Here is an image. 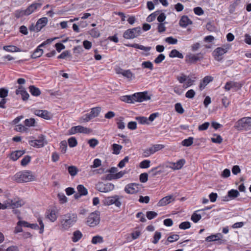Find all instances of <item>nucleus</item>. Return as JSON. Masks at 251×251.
I'll list each match as a JSON object with an SVG mask.
<instances>
[{"label": "nucleus", "mask_w": 251, "mask_h": 251, "mask_svg": "<svg viewBox=\"0 0 251 251\" xmlns=\"http://www.w3.org/2000/svg\"><path fill=\"white\" fill-rule=\"evenodd\" d=\"M96 189L100 192L107 193L113 190L114 185L111 183H104L99 182L96 186Z\"/></svg>", "instance_id": "1a4fd4ad"}, {"label": "nucleus", "mask_w": 251, "mask_h": 251, "mask_svg": "<svg viewBox=\"0 0 251 251\" xmlns=\"http://www.w3.org/2000/svg\"><path fill=\"white\" fill-rule=\"evenodd\" d=\"M100 213L98 211L91 213L87 218V225L91 227H94L98 225L100 221Z\"/></svg>", "instance_id": "39448f33"}, {"label": "nucleus", "mask_w": 251, "mask_h": 251, "mask_svg": "<svg viewBox=\"0 0 251 251\" xmlns=\"http://www.w3.org/2000/svg\"><path fill=\"white\" fill-rule=\"evenodd\" d=\"M117 73L122 74L124 76H125L129 79H131L133 77H134V75L129 70H121V71L117 72Z\"/></svg>", "instance_id": "cd10ccee"}, {"label": "nucleus", "mask_w": 251, "mask_h": 251, "mask_svg": "<svg viewBox=\"0 0 251 251\" xmlns=\"http://www.w3.org/2000/svg\"><path fill=\"white\" fill-rule=\"evenodd\" d=\"M185 162L186 161L184 159H181L178 160L176 162H175L176 169H177V170L181 169L183 165L185 164Z\"/></svg>", "instance_id": "3c124183"}, {"label": "nucleus", "mask_w": 251, "mask_h": 251, "mask_svg": "<svg viewBox=\"0 0 251 251\" xmlns=\"http://www.w3.org/2000/svg\"><path fill=\"white\" fill-rule=\"evenodd\" d=\"M34 179L35 176L32 172L28 171L18 172L14 176V180L19 183L31 181Z\"/></svg>", "instance_id": "f03ea898"}, {"label": "nucleus", "mask_w": 251, "mask_h": 251, "mask_svg": "<svg viewBox=\"0 0 251 251\" xmlns=\"http://www.w3.org/2000/svg\"><path fill=\"white\" fill-rule=\"evenodd\" d=\"M223 235L221 233H217L214 235H211L205 238V241L207 242H212L218 241L219 244H221L223 243V240H221Z\"/></svg>", "instance_id": "412c9836"}, {"label": "nucleus", "mask_w": 251, "mask_h": 251, "mask_svg": "<svg viewBox=\"0 0 251 251\" xmlns=\"http://www.w3.org/2000/svg\"><path fill=\"white\" fill-rule=\"evenodd\" d=\"M77 221V216L75 213H67L61 216L60 220V229L66 231L72 227Z\"/></svg>", "instance_id": "f257e3e1"}, {"label": "nucleus", "mask_w": 251, "mask_h": 251, "mask_svg": "<svg viewBox=\"0 0 251 251\" xmlns=\"http://www.w3.org/2000/svg\"><path fill=\"white\" fill-rule=\"evenodd\" d=\"M175 110L179 114H182L184 112V110L180 103H176L175 104Z\"/></svg>", "instance_id": "13d9d810"}, {"label": "nucleus", "mask_w": 251, "mask_h": 251, "mask_svg": "<svg viewBox=\"0 0 251 251\" xmlns=\"http://www.w3.org/2000/svg\"><path fill=\"white\" fill-rule=\"evenodd\" d=\"M34 113L36 116L46 120H49L51 118V115L47 110H35Z\"/></svg>", "instance_id": "aec40b11"}, {"label": "nucleus", "mask_w": 251, "mask_h": 251, "mask_svg": "<svg viewBox=\"0 0 251 251\" xmlns=\"http://www.w3.org/2000/svg\"><path fill=\"white\" fill-rule=\"evenodd\" d=\"M136 119L141 124H149L148 119L145 117H137Z\"/></svg>", "instance_id": "338daca9"}, {"label": "nucleus", "mask_w": 251, "mask_h": 251, "mask_svg": "<svg viewBox=\"0 0 251 251\" xmlns=\"http://www.w3.org/2000/svg\"><path fill=\"white\" fill-rule=\"evenodd\" d=\"M141 65L143 68H147L150 70H152L153 69L152 63L149 61L143 62Z\"/></svg>", "instance_id": "a18cd8bd"}, {"label": "nucleus", "mask_w": 251, "mask_h": 251, "mask_svg": "<svg viewBox=\"0 0 251 251\" xmlns=\"http://www.w3.org/2000/svg\"><path fill=\"white\" fill-rule=\"evenodd\" d=\"M194 138L192 137H189L188 138L184 139L182 141V145L183 146L189 147L192 145L193 143Z\"/></svg>", "instance_id": "ea45409f"}, {"label": "nucleus", "mask_w": 251, "mask_h": 251, "mask_svg": "<svg viewBox=\"0 0 251 251\" xmlns=\"http://www.w3.org/2000/svg\"><path fill=\"white\" fill-rule=\"evenodd\" d=\"M5 203L7 205V208L10 207L11 208L14 209L22 206L25 202L23 200L19 198H15L14 199H8L5 201Z\"/></svg>", "instance_id": "9b49d317"}, {"label": "nucleus", "mask_w": 251, "mask_h": 251, "mask_svg": "<svg viewBox=\"0 0 251 251\" xmlns=\"http://www.w3.org/2000/svg\"><path fill=\"white\" fill-rule=\"evenodd\" d=\"M40 45L36 48L34 52L31 55V58H37L40 57L43 53V50L41 49Z\"/></svg>", "instance_id": "473e14b6"}, {"label": "nucleus", "mask_w": 251, "mask_h": 251, "mask_svg": "<svg viewBox=\"0 0 251 251\" xmlns=\"http://www.w3.org/2000/svg\"><path fill=\"white\" fill-rule=\"evenodd\" d=\"M161 237V233L160 232L156 231L153 236V239L152 241V243L156 244L158 243Z\"/></svg>", "instance_id": "8fccbe9b"}, {"label": "nucleus", "mask_w": 251, "mask_h": 251, "mask_svg": "<svg viewBox=\"0 0 251 251\" xmlns=\"http://www.w3.org/2000/svg\"><path fill=\"white\" fill-rule=\"evenodd\" d=\"M48 22V19L46 17H43L40 19H39L36 25H35V27L36 28V31L38 32L40 31L44 26H45Z\"/></svg>", "instance_id": "5701e85b"}, {"label": "nucleus", "mask_w": 251, "mask_h": 251, "mask_svg": "<svg viewBox=\"0 0 251 251\" xmlns=\"http://www.w3.org/2000/svg\"><path fill=\"white\" fill-rule=\"evenodd\" d=\"M151 161L149 160H144L140 163L139 167L141 168L146 169L150 166Z\"/></svg>", "instance_id": "c03bdc74"}, {"label": "nucleus", "mask_w": 251, "mask_h": 251, "mask_svg": "<svg viewBox=\"0 0 251 251\" xmlns=\"http://www.w3.org/2000/svg\"><path fill=\"white\" fill-rule=\"evenodd\" d=\"M203 58V54L201 52H199L197 54H193L189 53L185 56V60L187 63L188 64H195L197 61H201Z\"/></svg>", "instance_id": "0eeeda50"}, {"label": "nucleus", "mask_w": 251, "mask_h": 251, "mask_svg": "<svg viewBox=\"0 0 251 251\" xmlns=\"http://www.w3.org/2000/svg\"><path fill=\"white\" fill-rule=\"evenodd\" d=\"M29 90L31 94L34 96L38 97L41 94L40 89L34 85L30 86Z\"/></svg>", "instance_id": "c85d7f7f"}, {"label": "nucleus", "mask_w": 251, "mask_h": 251, "mask_svg": "<svg viewBox=\"0 0 251 251\" xmlns=\"http://www.w3.org/2000/svg\"><path fill=\"white\" fill-rule=\"evenodd\" d=\"M15 93L17 95H21L22 100L24 101L27 100L29 98V94L22 86H19Z\"/></svg>", "instance_id": "2eb2a0df"}, {"label": "nucleus", "mask_w": 251, "mask_h": 251, "mask_svg": "<svg viewBox=\"0 0 251 251\" xmlns=\"http://www.w3.org/2000/svg\"><path fill=\"white\" fill-rule=\"evenodd\" d=\"M44 136L42 135L38 137V139L29 141V144L31 146L37 148L43 147L45 144H47Z\"/></svg>", "instance_id": "f8f14e48"}, {"label": "nucleus", "mask_w": 251, "mask_h": 251, "mask_svg": "<svg viewBox=\"0 0 251 251\" xmlns=\"http://www.w3.org/2000/svg\"><path fill=\"white\" fill-rule=\"evenodd\" d=\"M140 189V185L135 183L128 184L125 187V191L130 194H135L138 192Z\"/></svg>", "instance_id": "ddd939ff"}, {"label": "nucleus", "mask_w": 251, "mask_h": 251, "mask_svg": "<svg viewBox=\"0 0 251 251\" xmlns=\"http://www.w3.org/2000/svg\"><path fill=\"white\" fill-rule=\"evenodd\" d=\"M122 148V146L117 144H113L112 145V149L113 151L112 153L114 154L118 155L120 153V151Z\"/></svg>", "instance_id": "e433bc0d"}, {"label": "nucleus", "mask_w": 251, "mask_h": 251, "mask_svg": "<svg viewBox=\"0 0 251 251\" xmlns=\"http://www.w3.org/2000/svg\"><path fill=\"white\" fill-rule=\"evenodd\" d=\"M169 57L171 58L178 57L179 58L182 59L183 58V55L177 50L174 49L172 50L170 52Z\"/></svg>", "instance_id": "c756f323"}, {"label": "nucleus", "mask_w": 251, "mask_h": 251, "mask_svg": "<svg viewBox=\"0 0 251 251\" xmlns=\"http://www.w3.org/2000/svg\"><path fill=\"white\" fill-rule=\"evenodd\" d=\"M15 17L17 18H20L25 16H27L25 9H21L15 11L14 13Z\"/></svg>", "instance_id": "4c0bfd02"}, {"label": "nucleus", "mask_w": 251, "mask_h": 251, "mask_svg": "<svg viewBox=\"0 0 251 251\" xmlns=\"http://www.w3.org/2000/svg\"><path fill=\"white\" fill-rule=\"evenodd\" d=\"M239 195V193L237 190L231 189L227 193V196L225 197L226 199L229 198L231 199H234Z\"/></svg>", "instance_id": "7c9ffc66"}, {"label": "nucleus", "mask_w": 251, "mask_h": 251, "mask_svg": "<svg viewBox=\"0 0 251 251\" xmlns=\"http://www.w3.org/2000/svg\"><path fill=\"white\" fill-rule=\"evenodd\" d=\"M155 152L152 146H151L143 151V155L145 157H147L154 154Z\"/></svg>", "instance_id": "72a5a7b5"}, {"label": "nucleus", "mask_w": 251, "mask_h": 251, "mask_svg": "<svg viewBox=\"0 0 251 251\" xmlns=\"http://www.w3.org/2000/svg\"><path fill=\"white\" fill-rule=\"evenodd\" d=\"M157 215V213L154 211H148L146 213V216L149 220H151L155 218Z\"/></svg>", "instance_id": "680f3d73"}, {"label": "nucleus", "mask_w": 251, "mask_h": 251, "mask_svg": "<svg viewBox=\"0 0 251 251\" xmlns=\"http://www.w3.org/2000/svg\"><path fill=\"white\" fill-rule=\"evenodd\" d=\"M91 119L92 118H91L89 113H87L79 118V122L80 123H86L89 122Z\"/></svg>", "instance_id": "49530a36"}, {"label": "nucleus", "mask_w": 251, "mask_h": 251, "mask_svg": "<svg viewBox=\"0 0 251 251\" xmlns=\"http://www.w3.org/2000/svg\"><path fill=\"white\" fill-rule=\"evenodd\" d=\"M42 4L40 3H33L30 5L26 9V15L27 16L30 15L34 12L36 11L38 9L41 7Z\"/></svg>", "instance_id": "4be33fe9"}, {"label": "nucleus", "mask_w": 251, "mask_h": 251, "mask_svg": "<svg viewBox=\"0 0 251 251\" xmlns=\"http://www.w3.org/2000/svg\"><path fill=\"white\" fill-rule=\"evenodd\" d=\"M165 41L169 44L175 45L177 43V40L173 37H168L165 39Z\"/></svg>", "instance_id": "e2e57ef3"}, {"label": "nucleus", "mask_w": 251, "mask_h": 251, "mask_svg": "<svg viewBox=\"0 0 251 251\" xmlns=\"http://www.w3.org/2000/svg\"><path fill=\"white\" fill-rule=\"evenodd\" d=\"M234 127L238 130L248 131L251 130V117H243L237 121Z\"/></svg>", "instance_id": "7ed1b4c3"}, {"label": "nucleus", "mask_w": 251, "mask_h": 251, "mask_svg": "<svg viewBox=\"0 0 251 251\" xmlns=\"http://www.w3.org/2000/svg\"><path fill=\"white\" fill-rule=\"evenodd\" d=\"M139 179L140 182L143 183L146 182L148 180V175L146 173H142L140 175Z\"/></svg>", "instance_id": "bf43d9fd"}, {"label": "nucleus", "mask_w": 251, "mask_h": 251, "mask_svg": "<svg viewBox=\"0 0 251 251\" xmlns=\"http://www.w3.org/2000/svg\"><path fill=\"white\" fill-rule=\"evenodd\" d=\"M192 24V21L187 16H183L179 21V25L180 26L185 27L189 25Z\"/></svg>", "instance_id": "393cba45"}, {"label": "nucleus", "mask_w": 251, "mask_h": 251, "mask_svg": "<svg viewBox=\"0 0 251 251\" xmlns=\"http://www.w3.org/2000/svg\"><path fill=\"white\" fill-rule=\"evenodd\" d=\"M213 79V78L211 76H205L202 80L200 82V89L202 90L211 81H212Z\"/></svg>", "instance_id": "b1692460"}, {"label": "nucleus", "mask_w": 251, "mask_h": 251, "mask_svg": "<svg viewBox=\"0 0 251 251\" xmlns=\"http://www.w3.org/2000/svg\"><path fill=\"white\" fill-rule=\"evenodd\" d=\"M124 118L123 117H120L118 119H117V127L119 129H124L125 127V124L123 122Z\"/></svg>", "instance_id": "37998d69"}, {"label": "nucleus", "mask_w": 251, "mask_h": 251, "mask_svg": "<svg viewBox=\"0 0 251 251\" xmlns=\"http://www.w3.org/2000/svg\"><path fill=\"white\" fill-rule=\"evenodd\" d=\"M141 33V28L138 26L126 30L123 34V37L127 39H134L138 37Z\"/></svg>", "instance_id": "423d86ee"}, {"label": "nucleus", "mask_w": 251, "mask_h": 251, "mask_svg": "<svg viewBox=\"0 0 251 251\" xmlns=\"http://www.w3.org/2000/svg\"><path fill=\"white\" fill-rule=\"evenodd\" d=\"M60 148L62 153H65L67 148V144L66 141L64 140L61 142L60 143Z\"/></svg>", "instance_id": "864d4df0"}, {"label": "nucleus", "mask_w": 251, "mask_h": 251, "mask_svg": "<svg viewBox=\"0 0 251 251\" xmlns=\"http://www.w3.org/2000/svg\"><path fill=\"white\" fill-rule=\"evenodd\" d=\"M201 218L200 214H197L196 212L194 213L191 216V220L194 223H197Z\"/></svg>", "instance_id": "5fc2aeb1"}, {"label": "nucleus", "mask_w": 251, "mask_h": 251, "mask_svg": "<svg viewBox=\"0 0 251 251\" xmlns=\"http://www.w3.org/2000/svg\"><path fill=\"white\" fill-rule=\"evenodd\" d=\"M25 153L24 150L16 151L12 152L10 154V158L13 160H17L20 157L23 155Z\"/></svg>", "instance_id": "a878e982"}, {"label": "nucleus", "mask_w": 251, "mask_h": 251, "mask_svg": "<svg viewBox=\"0 0 251 251\" xmlns=\"http://www.w3.org/2000/svg\"><path fill=\"white\" fill-rule=\"evenodd\" d=\"M122 197L118 195H114L105 198L103 200V203L105 205L114 204L117 207H120L122 205L121 199Z\"/></svg>", "instance_id": "20e7f679"}, {"label": "nucleus", "mask_w": 251, "mask_h": 251, "mask_svg": "<svg viewBox=\"0 0 251 251\" xmlns=\"http://www.w3.org/2000/svg\"><path fill=\"white\" fill-rule=\"evenodd\" d=\"M215 137H213L211 138V141L212 142L218 144L222 143L223 139L220 135H215Z\"/></svg>", "instance_id": "0e129e2a"}, {"label": "nucleus", "mask_w": 251, "mask_h": 251, "mask_svg": "<svg viewBox=\"0 0 251 251\" xmlns=\"http://www.w3.org/2000/svg\"><path fill=\"white\" fill-rule=\"evenodd\" d=\"M229 48L227 46L216 48L213 51L214 58L217 61H220L222 59V56L227 51Z\"/></svg>", "instance_id": "9d476101"}, {"label": "nucleus", "mask_w": 251, "mask_h": 251, "mask_svg": "<svg viewBox=\"0 0 251 251\" xmlns=\"http://www.w3.org/2000/svg\"><path fill=\"white\" fill-rule=\"evenodd\" d=\"M77 143L76 139L75 137H71L68 139V144L70 147H75Z\"/></svg>", "instance_id": "4d7b16f0"}, {"label": "nucleus", "mask_w": 251, "mask_h": 251, "mask_svg": "<svg viewBox=\"0 0 251 251\" xmlns=\"http://www.w3.org/2000/svg\"><path fill=\"white\" fill-rule=\"evenodd\" d=\"M122 100L127 103H133L134 102L133 95L130 96H125L122 97Z\"/></svg>", "instance_id": "603ef678"}, {"label": "nucleus", "mask_w": 251, "mask_h": 251, "mask_svg": "<svg viewBox=\"0 0 251 251\" xmlns=\"http://www.w3.org/2000/svg\"><path fill=\"white\" fill-rule=\"evenodd\" d=\"M133 99L134 101L142 102L150 100L151 97L148 96V92L145 91L135 93L133 94Z\"/></svg>", "instance_id": "4468645a"}, {"label": "nucleus", "mask_w": 251, "mask_h": 251, "mask_svg": "<svg viewBox=\"0 0 251 251\" xmlns=\"http://www.w3.org/2000/svg\"><path fill=\"white\" fill-rule=\"evenodd\" d=\"M82 237V234L79 230H76L74 232L72 240L74 242H76Z\"/></svg>", "instance_id": "f704fd0d"}, {"label": "nucleus", "mask_w": 251, "mask_h": 251, "mask_svg": "<svg viewBox=\"0 0 251 251\" xmlns=\"http://www.w3.org/2000/svg\"><path fill=\"white\" fill-rule=\"evenodd\" d=\"M191 227V223L189 222H183L180 224L179 227L181 229H188Z\"/></svg>", "instance_id": "09e8293b"}, {"label": "nucleus", "mask_w": 251, "mask_h": 251, "mask_svg": "<svg viewBox=\"0 0 251 251\" xmlns=\"http://www.w3.org/2000/svg\"><path fill=\"white\" fill-rule=\"evenodd\" d=\"M159 12L155 11V12L150 15L147 18V21L148 22H151L153 21L156 18V17L158 15Z\"/></svg>", "instance_id": "052dcab7"}, {"label": "nucleus", "mask_w": 251, "mask_h": 251, "mask_svg": "<svg viewBox=\"0 0 251 251\" xmlns=\"http://www.w3.org/2000/svg\"><path fill=\"white\" fill-rule=\"evenodd\" d=\"M31 160V157L29 155L25 156L21 160V164L23 166H25Z\"/></svg>", "instance_id": "de8ad7c7"}, {"label": "nucleus", "mask_w": 251, "mask_h": 251, "mask_svg": "<svg viewBox=\"0 0 251 251\" xmlns=\"http://www.w3.org/2000/svg\"><path fill=\"white\" fill-rule=\"evenodd\" d=\"M68 131L70 135L75 134L76 133L89 134L92 131V130L81 126H77L72 127Z\"/></svg>", "instance_id": "6e6552de"}, {"label": "nucleus", "mask_w": 251, "mask_h": 251, "mask_svg": "<svg viewBox=\"0 0 251 251\" xmlns=\"http://www.w3.org/2000/svg\"><path fill=\"white\" fill-rule=\"evenodd\" d=\"M103 242V238L101 236L99 235L94 236L91 241L92 243L93 244L101 243Z\"/></svg>", "instance_id": "a19ab883"}, {"label": "nucleus", "mask_w": 251, "mask_h": 251, "mask_svg": "<svg viewBox=\"0 0 251 251\" xmlns=\"http://www.w3.org/2000/svg\"><path fill=\"white\" fill-rule=\"evenodd\" d=\"M127 47H130L132 48H134L136 49H138L141 50H144L145 51H148L151 50V47H145L141 45H139L137 44H127L126 45Z\"/></svg>", "instance_id": "bb28decb"}, {"label": "nucleus", "mask_w": 251, "mask_h": 251, "mask_svg": "<svg viewBox=\"0 0 251 251\" xmlns=\"http://www.w3.org/2000/svg\"><path fill=\"white\" fill-rule=\"evenodd\" d=\"M68 170L69 173L72 176H75L78 172V170H77V168L74 166H69L68 168Z\"/></svg>", "instance_id": "79ce46f5"}, {"label": "nucleus", "mask_w": 251, "mask_h": 251, "mask_svg": "<svg viewBox=\"0 0 251 251\" xmlns=\"http://www.w3.org/2000/svg\"><path fill=\"white\" fill-rule=\"evenodd\" d=\"M58 198L61 203H64L67 202V198L63 193H59Z\"/></svg>", "instance_id": "69168bd1"}, {"label": "nucleus", "mask_w": 251, "mask_h": 251, "mask_svg": "<svg viewBox=\"0 0 251 251\" xmlns=\"http://www.w3.org/2000/svg\"><path fill=\"white\" fill-rule=\"evenodd\" d=\"M175 200V198L172 195L167 196L161 199L157 203L158 206H163L171 203Z\"/></svg>", "instance_id": "6ab92c4d"}, {"label": "nucleus", "mask_w": 251, "mask_h": 251, "mask_svg": "<svg viewBox=\"0 0 251 251\" xmlns=\"http://www.w3.org/2000/svg\"><path fill=\"white\" fill-rule=\"evenodd\" d=\"M8 90L7 89L2 88H0V98H2V100L0 101V107L4 108L5 104L6 102V100L5 98L8 96Z\"/></svg>", "instance_id": "a211bd4d"}, {"label": "nucleus", "mask_w": 251, "mask_h": 251, "mask_svg": "<svg viewBox=\"0 0 251 251\" xmlns=\"http://www.w3.org/2000/svg\"><path fill=\"white\" fill-rule=\"evenodd\" d=\"M76 189L80 196H86L88 194L87 189L83 185H78Z\"/></svg>", "instance_id": "c9c22d12"}, {"label": "nucleus", "mask_w": 251, "mask_h": 251, "mask_svg": "<svg viewBox=\"0 0 251 251\" xmlns=\"http://www.w3.org/2000/svg\"><path fill=\"white\" fill-rule=\"evenodd\" d=\"M210 124L209 122H205L201 125H200L198 127V129L200 131H202L206 130L209 127Z\"/></svg>", "instance_id": "774afa93"}, {"label": "nucleus", "mask_w": 251, "mask_h": 251, "mask_svg": "<svg viewBox=\"0 0 251 251\" xmlns=\"http://www.w3.org/2000/svg\"><path fill=\"white\" fill-rule=\"evenodd\" d=\"M241 84L237 82L229 81L227 82L225 86V89L226 91H229L231 89H234L235 91H237L241 88Z\"/></svg>", "instance_id": "f3484780"}, {"label": "nucleus", "mask_w": 251, "mask_h": 251, "mask_svg": "<svg viewBox=\"0 0 251 251\" xmlns=\"http://www.w3.org/2000/svg\"><path fill=\"white\" fill-rule=\"evenodd\" d=\"M35 121L33 118L27 119L25 121V124L26 126L30 127L34 126Z\"/></svg>", "instance_id": "6e6d98bb"}, {"label": "nucleus", "mask_w": 251, "mask_h": 251, "mask_svg": "<svg viewBox=\"0 0 251 251\" xmlns=\"http://www.w3.org/2000/svg\"><path fill=\"white\" fill-rule=\"evenodd\" d=\"M46 217L51 222H53L57 218V211L55 208L48 210L46 213Z\"/></svg>", "instance_id": "dca6fc26"}, {"label": "nucleus", "mask_w": 251, "mask_h": 251, "mask_svg": "<svg viewBox=\"0 0 251 251\" xmlns=\"http://www.w3.org/2000/svg\"><path fill=\"white\" fill-rule=\"evenodd\" d=\"M3 49L8 52H18L21 50L15 46H7L3 47Z\"/></svg>", "instance_id": "58836bf2"}, {"label": "nucleus", "mask_w": 251, "mask_h": 251, "mask_svg": "<svg viewBox=\"0 0 251 251\" xmlns=\"http://www.w3.org/2000/svg\"><path fill=\"white\" fill-rule=\"evenodd\" d=\"M100 108L99 107H94L91 109V112L89 113L92 119L97 117L100 112Z\"/></svg>", "instance_id": "2f4dec72"}]
</instances>
